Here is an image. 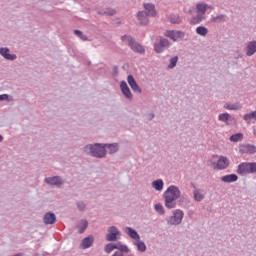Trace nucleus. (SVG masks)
Segmentation results:
<instances>
[{
	"label": "nucleus",
	"mask_w": 256,
	"mask_h": 256,
	"mask_svg": "<svg viewBox=\"0 0 256 256\" xmlns=\"http://www.w3.org/2000/svg\"><path fill=\"white\" fill-rule=\"evenodd\" d=\"M179 197H181V190H179V187L175 185L169 186L163 194L165 207L167 209H175V207H177V199H179Z\"/></svg>",
	"instance_id": "1"
},
{
	"label": "nucleus",
	"mask_w": 256,
	"mask_h": 256,
	"mask_svg": "<svg viewBox=\"0 0 256 256\" xmlns=\"http://www.w3.org/2000/svg\"><path fill=\"white\" fill-rule=\"evenodd\" d=\"M129 237L130 239H133L132 243L135 245L137 251L140 253H145V251H147V245H145V242L141 240V236L137 230L129 228Z\"/></svg>",
	"instance_id": "2"
},
{
	"label": "nucleus",
	"mask_w": 256,
	"mask_h": 256,
	"mask_svg": "<svg viewBox=\"0 0 256 256\" xmlns=\"http://www.w3.org/2000/svg\"><path fill=\"white\" fill-rule=\"evenodd\" d=\"M85 153H89L92 155V157H105L107 155V149L105 148V145L101 144H94V145H88L84 148Z\"/></svg>",
	"instance_id": "3"
},
{
	"label": "nucleus",
	"mask_w": 256,
	"mask_h": 256,
	"mask_svg": "<svg viewBox=\"0 0 256 256\" xmlns=\"http://www.w3.org/2000/svg\"><path fill=\"white\" fill-rule=\"evenodd\" d=\"M237 173L242 175V177L256 173V162H243L239 164Z\"/></svg>",
	"instance_id": "4"
},
{
	"label": "nucleus",
	"mask_w": 256,
	"mask_h": 256,
	"mask_svg": "<svg viewBox=\"0 0 256 256\" xmlns=\"http://www.w3.org/2000/svg\"><path fill=\"white\" fill-rule=\"evenodd\" d=\"M185 213H183L182 210H175L173 212V216H169L166 221H167V225H181L182 221H183V217H184Z\"/></svg>",
	"instance_id": "5"
},
{
	"label": "nucleus",
	"mask_w": 256,
	"mask_h": 256,
	"mask_svg": "<svg viewBox=\"0 0 256 256\" xmlns=\"http://www.w3.org/2000/svg\"><path fill=\"white\" fill-rule=\"evenodd\" d=\"M164 35L172 41H183L185 39V32L181 30H167Z\"/></svg>",
	"instance_id": "6"
},
{
	"label": "nucleus",
	"mask_w": 256,
	"mask_h": 256,
	"mask_svg": "<svg viewBox=\"0 0 256 256\" xmlns=\"http://www.w3.org/2000/svg\"><path fill=\"white\" fill-rule=\"evenodd\" d=\"M129 47L134 51V53H138L139 55H143L145 53V48L137 42L134 38H129Z\"/></svg>",
	"instance_id": "7"
},
{
	"label": "nucleus",
	"mask_w": 256,
	"mask_h": 256,
	"mask_svg": "<svg viewBox=\"0 0 256 256\" xmlns=\"http://www.w3.org/2000/svg\"><path fill=\"white\" fill-rule=\"evenodd\" d=\"M170 45H171V43L169 42V40H167L165 38H160L159 43H156L154 45V51L156 53H163V51H165V49L170 47Z\"/></svg>",
	"instance_id": "8"
},
{
	"label": "nucleus",
	"mask_w": 256,
	"mask_h": 256,
	"mask_svg": "<svg viewBox=\"0 0 256 256\" xmlns=\"http://www.w3.org/2000/svg\"><path fill=\"white\" fill-rule=\"evenodd\" d=\"M120 235L121 234L119 233V230L115 226H112L108 229V234L106 236V239L107 241H117V238Z\"/></svg>",
	"instance_id": "9"
},
{
	"label": "nucleus",
	"mask_w": 256,
	"mask_h": 256,
	"mask_svg": "<svg viewBox=\"0 0 256 256\" xmlns=\"http://www.w3.org/2000/svg\"><path fill=\"white\" fill-rule=\"evenodd\" d=\"M129 87H131L133 93L136 95H141V93H143L141 87H139V84H137V81H135L133 75H129Z\"/></svg>",
	"instance_id": "10"
},
{
	"label": "nucleus",
	"mask_w": 256,
	"mask_h": 256,
	"mask_svg": "<svg viewBox=\"0 0 256 256\" xmlns=\"http://www.w3.org/2000/svg\"><path fill=\"white\" fill-rule=\"evenodd\" d=\"M115 249H120L121 251H127V246L121 244H107L104 248L106 253H111Z\"/></svg>",
	"instance_id": "11"
},
{
	"label": "nucleus",
	"mask_w": 256,
	"mask_h": 256,
	"mask_svg": "<svg viewBox=\"0 0 256 256\" xmlns=\"http://www.w3.org/2000/svg\"><path fill=\"white\" fill-rule=\"evenodd\" d=\"M137 19L139 22V25H148L149 23V16L146 11H140L137 13Z\"/></svg>",
	"instance_id": "12"
},
{
	"label": "nucleus",
	"mask_w": 256,
	"mask_h": 256,
	"mask_svg": "<svg viewBox=\"0 0 256 256\" xmlns=\"http://www.w3.org/2000/svg\"><path fill=\"white\" fill-rule=\"evenodd\" d=\"M256 53V40L250 41L246 46V56L253 57Z\"/></svg>",
	"instance_id": "13"
},
{
	"label": "nucleus",
	"mask_w": 256,
	"mask_h": 256,
	"mask_svg": "<svg viewBox=\"0 0 256 256\" xmlns=\"http://www.w3.org/2000/svg\"><path fill=\"white\" fill-rule=\"evenodd\" d=\"M229 167V159L225 156H220L216 164V169L223 170Z\"/></svg>",
	"instance_id": "14"
},
{
	"label": "nucleus",
	"mask_w": 256,
	"mask_h": 256,
	"mask_svg": "<svg viewBox=\"0 0 256 256\" xmlns=\"http://www.w3.org/2000/svg\"><path fill=\"white\" fill-rule=\"evenodd\" d=\"M194 201L201 203L205 199V191L203 189L195 188L193 191Z\"/></svg>",
	"instance_id": "15"
},
{
	"label": "nucleus",
	"mask_w": 256,
	"mask_h": 256,
	"mask_svg": "<svg viewBox=\"0 0 256 256\" xmlns=\"http://www.w3.org/2000/svg\"><path fill=\"white\" fill-rule=\"evenodd\" d=\"M0 55L8 61H15V59H17L15 54H9V48H0Z\"/></svg>",
	"instance_id": "16"
},
{
	"label": "nucleus",
	"mask_w": 256,
	"mask_h": 256,
	"mask_svg": "<svg viewBox=\"0 0 256 256\" xmlns=\"http://www.w3.org/2000/svg\"><path fill=\"white\" fill-rule=\"evenodd\" d=\"M144 8L147 12V15L150 17H157V10H155V5L151 3L144 4Z\"/></svg>",
	"instance_id": "17"
},
{
	"label": "nucleus",
	"mask_w": 256,
	"mask_h": 256,
	"mask_svg": "<svg viewBox=\"0 0 256 256\" xmlns=\"http://www.w3.org/2000/svg\"><path fill=\"white\" fill-rule=\"evenodd\" d=\"M46 183H48L49 185H63V180H61V178L59 176H54V177H50V178H45Z\"/></svg>",
	"instance_id": "18"
},
{
	"label": "nucleus",
	"mask_w": 256,
	"mask_h": 256,
	"mask_svg": "<svg viewBox=\"0 0 256 256\" xmlns=\"http://www.w3.org/2000/svg\"><path fill=\"white\" fill-rule=\"evenodd\" d=\"M237 179H239L237 174H229V175H225V176L221 177V181L223 183H235V181H237Z\"/></svg>",
	"instance_id": "19"
},
{
	"label": "nucleus",
	"mask_w": 256,
	"mask_h": 256,
	"mask_svg": "<svg viewBox=\"0 0 256 256\" xmlns=\"http://www.w3.org/2000/svg\"><path fill=\"white\" fill-rule=\"evenodd\" d=\"M152 188L155 189V191H163V187H165V182H163L162 179H157L152 182Z\"/></svg>",
	"instance_id": "20"
},
{
	"label": "nucleus",
	"mask_w": 256,
	"mask_h": 256,
	"mask_svg": "<svg viewBox=\"0 0 256 256\" xmlns=\"http://www.w3.org/2000/svg\"><path fill=\"white\" fill-rule=\"evenodd\" d=\"M56 219L57 218L55 217V214L46 213L44 216V223H45V225H53V223H55Z\"/></svg>",
	"instance_id": "21"
},
{
	"label": "nucleus",
	"mask_w": 256,
	"mask_h": 256,
	"mask_svg": "<svg viewBox=\"0 0 256 256\" xmlns=\"http://www.w3.org/2000/svg\"><path fill=\"white\" fill-rule=\"evenodd\" d=\"M168 21L173 25H179L183 21V18L177 14H171L168 16Z\"/></svg>",
	"instance_id": "22"
},
{
	"label": "nucleus",
	"mask_w": 256,
	"mask_h": 256,
	"mask_svg": "<svg viewBox=\"0 0 256 256\" xmlns=\"http://www.w3.org/2000/svg\"><path fill=\"white\" fill-rule=\"evenodd\" d=\"M93 236L90 237H86L82 240V248L83 249H89V247H91V245H93Z\"/></svg>",
	"instance_id": "23"
},
{
	"label": "nucleus",
	"mask_w": 256,
	"mask_h": 256,
	"mask_svg": "<svg viewBox=\"0 0 256 256\" xmlns=\"http://www.w3.org/2000/svg\"><path fill=\"white\" fill-rule=\"evenodd\" d=\"M196 33H197V35H200L201 37H206L207 33H209V29H207V27H205V26H198L196 28Z\"/></svg>",
	"instance_id": "24"
},
{
	"label": "nucleus",
	"mask_w": 256,
	"mask_h": 256,
	"mask_svg": "<svg viewBox=\"0 0 256 256\" xmlns=\"http://www.w3.org/2000/svg\"><path fill=\"white\" fill-rule=\"evenodd\" d=\"M120 88H121V91H122L123 95H125V97L127 99H129V86H127V82L122 81L120 83Z\"/></svg>",
	"instance_id": "25"
},
{
	"label": "nucleus",
	"mask_w": 256,
	"mask_h": 256,
	"mask_svg": "<svg viewBox=\"0 0 256 256\" xmlns=\"http://www.w3.org/2000/svg\"><path fill=\"white\" fill-rule=\"evenodd\" d=\"M105 148L108 149V153L110 154L117 153V151H119L118 144H105Z\"/></svg>",
	"instance_id": "26"
},
{
	"label": "nucleus",
	"mask_w": 256,
	"mask_h": 256,
	"mask_svg": "<svg viewBox=\"0 0 256 256\" xmlns=\"http://www.w3.org/2000/svg\"><path fill=\"white\" fill-rule=\"evenodd\" d=\"M209 7V4H205V3H197L196 4V9L198 11V13H207V9Z\"/></svg>",
	"instance_id": "27"
},
{
	"label": "nucleus",
	"mask_w": 256,
	"mask_h": 256,
	"mask_svg": "<svg viewBox=\"0 0 256 256\" xmlns=\"http://www.w3.org/2000/svg\"><path fill=\"white\" fill-rule=\"evenodd\" d=\"M211 21L212 23H224V21H227V15L220 14L216 17H212Z\"/></svg>",
	"instance_id": "28"
},
{
	"label": "nucleus",
	"mask_w": 256,
	"mask_h": 256,
	"mask_svg": "<svg viewBox=\"0 0 256 256\" xmlns=\"http://www.w3.org/2000/svg\"><path fill=\"white\" fill-rule=\"evenodd\" d=\"M224 109H228L229 111H239L241 107L239 106V103H235V104L226 103L224 104Z\"/></svg>",
	"instance_id": "29"
},
{
	"label": "nucleus",
	"mask_w": 256,
	"mask_h": 256,
	"mask_svg": "<svg viewBox=\"0 0 256 256\" xmlns=\"http://www.w3.org/2000/svg\"><path fill=\"white\" fill-rule=\"evenodd\" d=\"M230 141L232 143H237L239 141H243V133H236L230 136Z\"/></svg>",
	"instance_id": "30"
},
{
	"label": "nucleus",
	"mask_w": 256,
	"mask_h": 256,
	"mask_svg": "<svg viewBox=\"0 0 256 256\" xmlns=\"http://www.w3.org/2000/svg\"><path fill=\"white\" fill-rule=\"evenodd\" d=\"M179 62V56H174L170 59L168 64V69H175L177 67V63Z\"/></svg>",
	"instance_id": "31"
},
{
	"label": "nucleus",
	"mask_w": 256,
	"mask_h": 256,
	"mask_svg": "<svg viewBox=\"0 0 256 256\" xmlns=\"http://www.w3.org/2000/svg\"><path fill=\"white\" fill-rule=\"evenodd\" d=\"M88 226L89 222H87V220H82L78 225L79 233H84Z\"/></svg>",
	"instance_id": "32"
},
{
	"label": "nucleus",
	"mask_w": 256,
	"mask_h": 256,
	"mask_svg": "<svg viewBox=\"0 0 256 256\" xmlns=\"http://www.w3.org/2000/svg\"><path fill=\"white\" fill-rule=\"evenodd\" d=\"M219 121H222V123H227L231 119V115L229 113H222L218 116Z\"/></svg>",
	"instance_id": "33"
},
{
	"label": "nucleus",
	"mask_w": 256,
	"mask_h": 256,
	"mask_svg": "<svg viewBox=\"0 0 256 256\" xmlns=\"http://www.w3.org/2000/svg\"><path fill=\"white\" fill-rule=\"evenodd\" d=\"M154 209L156 213H159V215H165V208L163 207V204H155Z\"/></svg>",
	"instance_id": "34"
},
{
	"label": "nucleus",
	"mask_w": 256,
	"mask_h": 256,
	"mask_svg": "<svg viewBox=\"0 0 256 256\" xmlns=\"http://www.w3.org/2000/svg\"><path fill=\"white\" fill-rule=\"evenodd\" d=\"M74 33L77 35V37H80L82 41H87V36L81 32V30H74Z\"/></svg>",
	"instance_id": "35"
},
{
	"label": "nucleus",
	"mask_w": 256,
	"mask_h": 256,
	"mask_svg": "<svg viewBox=\"0 0 256 256\" xmlns=\"http://www.w3.org/2000/svg\"><path fill=\"white\" fill-rule=\"evenodd\" d=\"M247 151L250 153V155H253L256 152V147L254 145H248Z\"/></svg>",
	"instance_id": "36"
},
{
	"label": "nucleus",
	"mask_w": 256,
	"mask_h": 256,
	"mask_svg": "<svg viewBox=\"0 0 256 256\" xmlns=\"http://www.w3.org/2000/svg\"><path fill=\"white\" fill-rule=\"evenodd\" d=\"M196 17L200 20V22L205 21V19H206L205 13H203V12H198Z\"/></svg>",
	"instance_id": "37"
},
{
	"label": "nucleus",
	"mask_w": 256,
	"mask_h": 256,
	"mask_svg": "<svg viewBox=\"0 0 256 256\" xmlns=\"http://www.w3.org/2000/svg\"><path fill=\"white\" fill-rule=\"evenodd\" d=\"M191 23L192 25H198L199 23H201V20H199V18L195 16L192 18Z\"/></svg>",
	"instance_id": "38"
},
{
	"label": "nucleus",
	"mask_w": 256,
	"mask_h": 256,
	"mask_svg": "<svg viewBox=\"0 0 256 256\" xmlns=\"http://www.w3.org/2000/svg\"><path fill=\"white\" fill-rule=\"evenodd\" d=\"M251 119H253V116L251 115V113L244 115V121L249 122L251 121Z\"/></svg>",
	"instance_id": "39"
},
{
	"label": "nucleus",
	"mask_w": 256,
	"mask_h": 256,
	"mask_svg": "<svg viewBox=\"0 0 256 256\" xmlns=\"http://www.w3.org/2000/svg\"><path fill=\"white\" fill-rule=\"evenodd\" d=\"M7 99H9V95L7 94L0 95V101H7Z\"/></svg>",
	"instance_id": "40"
},
{
	"label": "nucleus",
	"mask_w": 256,
	"mask_h": 256,
	"mask_svg": "<svg viewBox=\"0 0 256 256\" xmlns=\"http://www.w3.org/2000/svg\"><path fill=\"white\" fill-rule=\"evenodd\" d=\"M78 209H80V211H83V209H85V204L83 202H79Z\"/></svg>",
	"instance_id": "41"
},
{
	"label": "nucleus",
	"mask_w": 256,
	"mask_h": 256,
	"mask_svg": "<svg viewBox=\"0 0 256 256\" xmlns=\"http://www.w3.org/2000/svg\"><path fill=\"white\" fill-rule=\"evenodd\" d=\"M148 117L149 121H152L155 118V114L151 113L148 115Z\"/></svg>",
	"instance_id": "42"
},
{
	"label": "nucleus",
	"mask_w": 256,
	"mask_h": 256,
	"mask_svg": "<svg viewBox=\"0 0 256 256\" xmlns=\"http://www.w3.org/2000/svg\"><path fill=\"white\" fill-rule=\"evenodd\" d=\"M106 13H107V15H115V10H111V11H108Z\"/></svg>",
	"instance_id": "43"
},
{
	"label": "nucleus",
	"mask_w": 256,
	"mask_h": 256,
	"mask_svg": "<svg viewBox=\"0 0 256 256\" xmlns=\"http://www.w3.org/2000/svg\"><path fill=\"white\" fill-rule=\"evenodd\" d=\"M251 115H252V119H256V111L252 112Z\"/></svg>",
	"instance_id": "44"
},
{
	"label": "nucleus",
	"mask_w": 256,
	"mask_h": 256,
	"mask_svg": "<svg viewBox=\"0 0 256 256\" xmlns=\"http://www.w3.org/2000/svg\"><path fill=\"white\" fill-rule=\"evenodd\" d=\"M129 99H133V93H131V91H129Z\"/></svg>",
	"instance_id": "45"
},
{
	"label": "nucleus",
	"mask_w": 256,
	"mask_h": 256,
	"mask_svg": "<svg viewBox=\"0 0 256 256\" xmlns=\"http://www.w3.org/2000/svg\"><path fill=\"white\" fill-rule=\"evenodd\" d=\"M127 39V36H122V41H125Z\"/></svg>",
	"instance_id": "46"
},
{
	"label": "nucleus",
	"mask_w": 256,
	"mask_h": 256,
	"mask_svg": "<svg viewBox=\"0 0 256 256\" xmlns=\"http://www.w3.org/2000/svg\"><path fill=\"white\" fill-rule=\"evenodd\" d=\"M1 141H3V136L2 135H0V143H1Z\"/></svg>",
	"instance_id": "47"
},
{
	"label": "nucleus",
	"mask_w": 256,
	"mask_h": 256,
	"mask_svg": "<svg viewBox=\"0 0 256 256\" xmlns=\"http://www.w3.org/2000/svg\"><path fill=\"white\" fill-rule=\"evenodd\" d=\"M208 9H213V7L208 5Z\"/></svg>",
	"instance_id": "48"
},
{
	"label": "nucleus",
	"mask_w": 256,
	"mask_h": 256,
	"mask_svg": "<svg viewBox=\"0 0 256 256\" xmlns=\"http://www.w3.org/2000/svg\"><path fill=\"white\" fill-rule=\"evenodd\" d=\"M127 81H129V76L127 77Z\"/></svg>",
	"instance_id": "49"
}]
</instances>
